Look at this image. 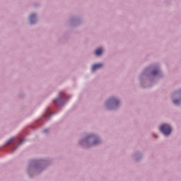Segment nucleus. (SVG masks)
<instances>
[{
  "mask_svg": "<svg viewBox=\"0 0 181 181\" xmlns=\"http://www.w3.org/2000/svg\"><path fill=\"white\" fill-rule=\"evenodd\" d=\"M160 131L164 134V135H170L172 132V128L168 124H163L160 127Z\"/></svg>",
  "mask_w": 181,
  "mask_h": 181,
  "instance_id": "nucleus-1",
  "label": "nucleus"
},
{
  "mask_svg": "<svg viewBox=\"0 0 181 181\" xmlns=\"http://www.w3.org/2000/svg\"><path fill=\"white\" fill-rule=\"evenodd\" d=\"M113 104L114 105H118L119 104V101L115 99V98H111L110 100H107V104Z\"/></svg>",
  "mask_w": 181,
  "mask_h": 181,
  "instance_id": "nucleus-2",
  "label": "nucleus"
},
{
  "mask_svg": "<svg viewBox=\"0 0 181 181\" xmlns=\"http://www.w3.org/2000/svg\"><path fill=\"white\" fill-rule=\"evenodd\" d=\"M101 67H103V64H93L92 66V71H95L97 69H101Z\"/></svg>",
  "mask_w": 181,
  "mask_h": 181,
  "instance_id": "nucleus-3",
  "label": "nucleus"
},
{
  "mask_svg": "<svg viewBox=\"0 0 181 181\" xmlns=\"http://www.w3.org/2000/svg\"><path fill=\"white\" fill-rule=\"evenodd\" d=\"M30 22L31 25H33L36 22V14H31L30 16Z\"/></svg>",
  "mask_w": 181,
  "mask_h": 181,
  "instance_id": "nucleus-4",
  "label": "nucleus"
},
{
  "mask_svg": "<svg viewBox=\"0 0 181 181\" xmlns=\"http://www.w3.org/2000/svg\"><path fill=\"white\" fill-rule=\"evenodd\" d=\"M96 56H100L103 53V48L97 49L95 52Z\"/></svg>",
  "mask_w": 181,
  "mask_h": 181,
  "instance_id": "nucleus-5",
  "label": "nucleus"
},
{
  "mask_svg": "<svg viewBox=\"0 0 181 181\" xmlns=\"http://www.w3.org/2000/svg\"><path fill=\"white\" fill-rule=\"evenodd\" d=\"M64 95V93H63V95L61 96L60 98L54 100V104H56V105H59L58 103L60 101V98H63Z\"/></svg>",
  "mask_w": 181,
  "mask_h": 181,
  "instance_id": "nucleus-6",
  "label": "nucleus"
},
{
  "mask_svg": "<svg viewBox=\"0 0 181 181\" xmlns=\"http://www.w3.org/2000/svg\"><path fill=\"white\" fill-rule=\"evenodd\" d=\"M98 144H100V139H96L93 143V145H98Z\"/></svg>",
  "mask_w": 181,
  "mask_h": 181,
  "instance_id": "nucleus-7",
  "label": "nucleus"
},
{
  "mask_svg": "<svg viewBox=\"0 0 181 181\" xmlns=\"http://www.w3.org/2000/svg\"><path fill=\"white\" fill-rule=\"evenodd\" d=\"M158 73H159V71L154 70V71H153L152 74H153V76H156V74H158Z\"/></svg>",
  "mask_w": 181,
  "mask_h": 181,
  "instance_id": "nucleus-8",
  "label": "nucleus"
},
{
  "mask_svg": "<svg viewBox=\"0 0 181 181\" xmlns=\"http://www.w3.org/2000/svg\"><path fill=\"white\" fill-rule=\"evenodd\" d=\"M174 104L177 105L179 104V100H173Z\"/></svg>",
  "mask_w": 181,
  "mask_h": 181,
  "instance_id": "nucleus-9",
  "label": "nucleus"
},
{
  "mask_svg": "<svg viewBox=\"0 0 181 181\" xmlns=\"http://www.w3.org/2000/svg\"><path fill=\"white\" fill-rule=\"evenodd\" d=\"M11 142H12V139H10V140L8 141L7 145H9V144H11Z\"/></svg>",
  "mask_w": 181,
  "mask_h": 181,
  "instance_id": "nucleus-10",
  "label": "nucleus"
},
{
  "mask_svg": "<svg viewBox=\"0 0 181 181\" xmlns=\"http://www.w3.org/2000/svg\"><path fill=\"white\" fill-rule=\"evenodd\" d=\"M47 131H49V130L48 129H44L45 133L47 132Z\"/></svg>",
  "mask_w": 181,
  "mask_h": 181,
  "instance_id": "nucleus-11",
  "label": "nucleus"
}]
</instances>
